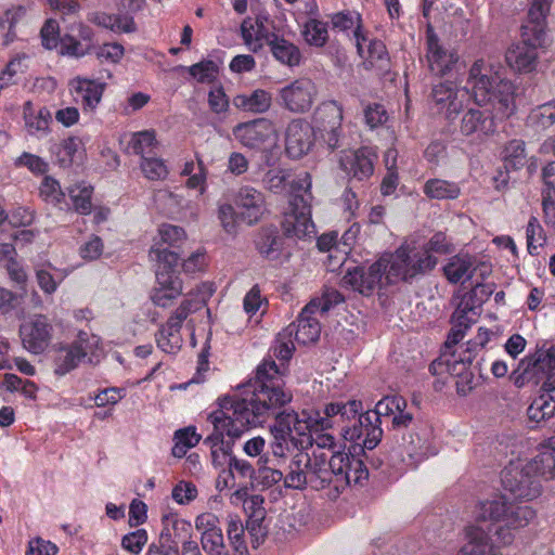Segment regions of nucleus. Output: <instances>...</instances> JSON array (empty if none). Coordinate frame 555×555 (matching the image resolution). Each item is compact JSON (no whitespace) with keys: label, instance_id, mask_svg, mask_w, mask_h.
<instances>
[{"label":"nucleus","instance_id":"54","mask_svg":"<svg viewBox=\"0 0 555 555\" xmlns=\"http://www.w3.org/2000/svg\"><path fill=\"white\" fill-rule=\"evenodd\" d=\"M168 528L172 538L188 540L192 538V525L190 521L173 516L163 517V529Z\"/></svg>","mask_w":555,"mask_h":555},{"label":"nucleus","instance_id":"55","mask_svg":"<svg viewBox=\"0 0 555 555\" xmlns=\"http://www.w3.org/2000/svg\"><path fill=\"white\" fill-rule=\"evenodd\" d=\"M311 176L309 172H302L296 179L288 180V188L292 194L291 199H295L297 196L302 197L307 204H310L312 199L311 194Z\"/></svg>","mask_w":555,"mask_h":555},{"label":"nucleus","instance_id":"61","mask_svg":"<svg viewBox=\"0 0 555 555\" xmlns=\"http://www.w3.org/2000/svg\"><path fill=\"white\" fill-rule=\"evenodd\" d=\"M80 146L81 141L78 138L70 137L65 139L56 153L60 165L63 167L69 166L74 162Z\"/></svg>","mask_w":555,"mask_h":555},{"label":"nucleus","instance_id":"25","mask_svg":"<svg viewBox=\"0 0 555 555\" xmlns=\"http://www.w3.org/2000/svg\"><path fill=\"white\" fill-rule=\"evenodd\" d=\"M106 85L98 80L76 77L69 81L75 101L81 103L83 111H94L100 104Z\"/></svg>","mask_w":555,"mask_h":555},{"label":"nucleus","instance_id":"46","mask_svg":"<svg viewBox=\"0 0 555 555\" xmlns=\"http://www.w3.org/2000/svg\"><path fill=\"white\" fill-rule=\"evenodd\" d=\"M73 34V30H69V27H67L66 31L60 38L59 53L70 57H82L89 54L87 46Z\"/></svg>","mask_w":555,"mask_h":555},{"label":"nucleus","instance_id":"59","mask_svg":"<svg viewBox=\"0 0 555 555\" xmlns=\"http://www.w3.org/2000/svg\"><path fill=\"white\" fill-rule=\"evenodd\" d=\"M201 545L207 555L227 554L222 531L201 534Z\"/></svg>","mask_w":555,"mask_h":555},{"label":"nucleus","instance_id":"27","mask_svg":"<svg viewBox=\"0 0 555 555\" xmlns=\"http://www.w3.org/2000/svg\"><path fill=\"white\" fill-rule=\"evenodd\" d=\"M478 269L477 258L468 253L451 256L443 266V274L449 283L457 284L472 280Z\"/></svg>","mask_w":555,"mask_h":555},{"label":"nucleus","instance_id":"17","mask_svg":"<svg viewBox=\"0 0 555 555\" xmlns=\"http://www.w3.org/2000/svg\"><path fill=\"white\" fill-rule=\"evenodd\" d=\"M317 93L311 79L299 78L280 90L281 105L292 113L302 114L312 107Z\"/></svg>","mask_w":555,"mask_h":555},{"label":"nucleus","instance_id":"4","mask_svg":"<svg viewBox=\"0 0 555 555\" xmlns=\"http://www.w3.org/2000/svg\"><path fill=\"white\" fill-rule=\"evenodd\" d=\"M552 2L532 1L526 22L521 26L520 42L512 46L505 54L507 64L519 73L535 69L538 50L546 44V18Z\"/></svg>","mask_w":555,"mask_h":555},{"label":"nucleus","instance_id":"51","mask_svg":"<svg viewBox=\"0 0 555 555\" xmlns=\"http://www.w3.org/2000/svg\"><path fill=\"white\" fill-rule=\"evenodd\" d=\"M147 555H180L178 542L169 533L168 528L162 529L158 542L149 546Z\"/></svg>","mask_w":555,"mask_h":555},{"label":"nucleus","instance_id":"5","mask_svg":"<svg viewBox=\"0 0 555 555\" xmlns=\"http://www.w3.org/2000/svg\"><path fill=\"white\" fill-rule=\"evenodd\" d=\"M555 470V457L550 452L537 455L525 465L511 463L501 473L505 492L519 500H533L541 493V480L550 479Z\"/></svg>","mask_w":555,"mask_h":555},{"label":"nucleus","instance_id":"63","mask_svg":"<svg viewBox=\"0 0 555 555\" xmlns=\"http://www.w3.org/2000/svg\"><path fill=\"white\" fill-rule=\"evenodd\" d=\"M40 37L42 46L47 50L57 48L61 38L59 23L52 18L48 20L40 30Z\"/></svg>","mask_w":555,"mask_h":555},{"label":"nucleus","instance_id":"52","mask_svg":"<svg viewBox=\"0 0 555 555\" xmlns=\"http://www.w3.org/2000/svg\"><path fill=\"white\" fill-rule=\"evenodd\" d=\"M406 405L405 399L400 396H386L376 403L374 410L366 412L376 414L380 420L382 416H393L398 410L406 409Z\"/></svg>","mask_w":555,"mask_h":555},{"label":"nucleus","instance_id":"43","mask_svg":"<svg viewBox=\"0 0 555 555\" xmlns=\"http://www.w3.org/2000/svg\"><path fill=\"white\" fill-rule=\"evenodd\" d=\"M504 166L507 170H517L526 164V149L522 140L509 141L503 150Z\"/></svg>","mask_w":555,"mask_h":555},{"label":"nucleus","instance_id":"21","mask_svg":"<svg viewBox=\"0 0 555 555\" xmlns=\"http://www.w3.org/2000/svg\"><path fill=\"white\" fill-rule=\"evenodd\" d=\"M275 129L271 120L256 118L241 122L233 128L235 139L245 147L260 150L274 135Z\"/></svg>","mask_w":555,"mask_h":555},{"label":"nucleus","instance_id":"23","mask_svg":"<svg viewBox=\"0 0 555 555\" xmlns=\"http://www.w3.org/2000/svg\"><path fill=\"white\" fill-rule=\"evenodd\" d=\"M234 204L240 210V220L248 225L257 223L264 211L263 194L249 185H243L237 190Z\"/></svg>","mask_w":555,"mask_h":555},{"label":"nucleus","instance_id":"18","mask_svg":"<svg viewBox=\"0 0 555 555\" xmlns=\"http://www.w3.org/2000/svg\"><path fill=\"white\" fill-rule=\"evenodd\" d=\"M284 235L287 237L304 238L314 232L311 220V205L302 197L297 196L289 201V211L284 215L281 223Z\"/></svg>","mask_w":555,"mask_h":555},{"label":"nucleus","instance_id":"40","mask_svg":"<svg viewBox=\"0 0 555 555\" xmlns=\"http://www.w3.org/2000/svg\"><path fill=\"white\" fill-rule=\"evenodd\" d=\"M530 421L540 423L555 415V399L546 393L535 398L527 410Z\"/></svg>","mask_w":555,"mask_h":555},{"label":"nucleus","instance_id":"11","mask_svg":"<svg viewBox=\"0 0 555 555\" xmlns=\"http://www.w3.org/2000/svg\"><path fill=\"white\" fill-rule=\"evenodd\" d=\"M507 117L508 116L499 114L495 107L491 105L470 107L464 112L461 118L460 132L465 137L483 140L495 132V119H504Z\"/></svg>","mask_w":555,"mask_h":555},{"label":"nucleus","instance_id":"62","mask_svg":"<svg viewBox=\"0 0 555 555\" xmlns=\"http://www.w3.org/2000/svg\"><path fill=\"white\" fill-rule=\"evenodd\" d=\"M412 428H417L413 415L405 412V409L398 410L391 421V430L395 431V439L399 441V437L402 434H406L405 430L409 433Z\"/></svg>","mask_w":555,"mask_h":555},{"label":"nucleus","instance_id":"35","mask_svg":"<svg viewBox=\"0 0 555 555\" xmlns=\"http://www.w3.org/2000/svg\"><path fill=\"white\" fill-rule=\"evenodd\" d=\"M451 323L452 327L444 343V349H453V347L463 339L465 333L474 323V320L470 319L464 310L455 309L451 317Z\"/></svg>","mask_w":555,"mask_h":555},{"label":"nucleus","instance_id":"28","mask_svg":"<svg viewBox=\"0 0 555 555\" xmlns=\"http://www.w3.org/2000/svg\"><path fill=\"white\" fill-rule=\"evenodd\" d=\"M157 287L154 288L151 299L154 305L166 308L172 300L182 294V281L179 275H168L156 271Z\"/></svg>","mask_w":555,"mask_h":555},{"label":"nucleus","instance_id":"50","mask_svg":"<svg viewBox=\"0 0 555 555\" xmlns=\"http://www.w3.org/2000/svg\"><path fill=\"white\" fill-rule=\"evenodd\" d=\"M288 331L284 328L275 338L274 346L271 348L273 357L282 362H287L295 351L294 339L292 335H287Z\"/></svg>","mask_w":555,"mask_h":555},{"label":"nucleus","instance_id":"53","mask_svg":"<svg viewBox=\"0 0 555 555\" xmlns=\"http://www.w3.org/2000/svg\"><path fill=\"white\" fill-rule=\"evenodd\" d=\"M160 241L156 244H163V246L179 249L180 244L185 240V232L182 228L172 224H163L159 228Z\"/></svg>","mask_w":555,"mask_h":555},{"label":"nucleus","instance_id":"2","mask_svg":"<svg viewBox=\"0 0 555 555\" xmlns=\"http://www.w3.org/2000/svg\"><path fill=\"white\" fill-rule=\"evenodd\" d=\"M534 516L530 506L508 503L505 495L480 502L476 508L477 525L467 528V543L457 555H502L492 543L491 533L501 545H509L513 531L527 526Z\"/></svg>","mask_w":555,"mask_h":555},{"label":"nucleus","instance_id":"7","mask_svg":"<svg viewBox=\"0 0 555 555\" xmlns=\"http://www.w3.org/2000/svg\"><path fill=\"white\" fill-rule=\"evenodd\" d=\"M387 273L386 284L392 285L400 281L412 283L418 275L431 271L437 264V258L433 255L416 251L411 254L409 247L401 246L393 254H385Z\"/></svg>","mask_w":555,"mask_h":555},{"label":"nucleus","instance_id":"31","mask_svg":"<svg viewBox=\"0 0 555 555\" xmlns=\"http://www.w3.org/2000/svg\"><path fill=\"white\" fill-rule=\"evenodd\" d=\"M423 193L430 199L452 201L461 195V188L454 181L433 178L424 183Z\"/></svg>","mask_w":555,"mask_h":555},{"label":"nucleus","instance_id":"33","mask_svg":"<svg viewBox=\"0 0 555 555\" xmlns=\"http://www.w3.org/2000/svg\"><path fill=\"white\" fill-rule=\"evenodd\" d=\"M150 257L157 262L156 271L166 272L168 275H178L176 271L180 261L178 249L155 244L150 250Z\"/></svg>","mask_w":555,"mask_h":555},{"label":"nucleus","instance_id":"10","mask_svg":"<svg viewBox=\"0 0 555 555\" xmlns=\"http://www.w3.org/2000/svg\"><path fill=\"white\" fill-rule=\"evenodd\" d=\"M387 264L386 258L379 257L370 266L348 268L341 279V285L363 296H371L382 286L383 278L386 280Z\"/></svg>","mask_w":555,"mask_h":555},{"label":"nucleus","instance_id":"1","mask_svg":"<svg viewBox=\"0 0 555 555\" xmlns=\"http://www.w3.org/2000/svg\"><path fill=\"white\" fill-rule=\"evenodd\" d=\"M293 400V393L285 390L283 373L272 358L263 359L257 366L253 391L245 397L227 396L219 399L220 409L209 414L214 431H223L234 440L249 426L264 423L276 409Z\"/></svg>","mask_w":555,"mask_h":555},{"label":"nucleus","instance_id":"20","mask_svg":"<svg viewBox=\"0 0 555 555\" xmlns=\"http://www.w3.org/2000/svg\"><path fill=\"white\" fill-rule=\"evenodd\" d=\"M315 134L312 126L302 120H292L285 132V152L292 159L306 156L314 145Z\"/></svg>","mask_w":555,"mask_h":555},{"label":"nucleus","instance_id":"39","mask_svg":"<svg viewBox=\"0 0 555 555\" xmlns=\"http://www.w3.org/2000/svg\"><path fill=\"white\" fill-rule=\"evenodd\" d=\"M466 364L462 354H456L452 349L444 351L429 364V372L433 375H441L443 373H457L459 365Z\"/></svg>","mask_w":555,"mask_h":555},{"label":"nucleus","instance_id":"12","mask_svg":"<svg viewBox=\"0 0 555 555\" xmlns=\"http://www.w3.org/2000/svg\"><path fill=\"white\" fill-rule=\"evenodd\" d=\"M99 341L96 336H89L85 331H79L77 338L67 345L60 344L55 348L54 374L64 376L75 370L81 360Z\"/></svg>","mask_w":555,"mask_h":555},{"label":"nucleus","instance_id":"56","mask_svg":"<svg viewBox=\"0 0 555 555\" xmlns=\"http://www.w3.org/2000/svg\"><path fill=\"white\" fill-rule=\"evenodd\" d=\"M264 519V509L258 508L251 513L249 516L247 522H246V529L248 530L249 534L253 537V546L257 547L267 535V532L262 526Z\"/></svg>","mask_w":555,"mask_h":555},{"label":"nucleus","instance_id":"44","mask_svg":"<svg viewBox=\"0 0 555 555\" xmlns=\"http://www.w3.org/2000/svg\"><path fill=\"white\" fill-rule=\"evenodd\" d=\"M180 69H185L189 74L199 83H212L218 76L219 66L211 60H203L189 67L179 66Z\"/></svg>","mask_w":555,"mask_h":555},{"label":"nucleus","instance_id":"64","mask_svg":"<svg viewBox=\"0 0 555 555\" xmlns=\"http://www.w3.org/2000/svg\"><path fill=\"white\" fill-rule=\"evenodd\" d=\"M469 365L470 364L459 365L457 373L451 374L456 377L455 387L456 392L460 396H467L475 387V375L472 371L468 370Z\"/></svg>","mask_w":555,"mask_h":555},{"label":"nucleus","instance_id":"26","mask_svg":"<svg viewBox=\"0 0 555 555\" xmlns=\"http://www.w3.org/2000/svg\"><path fill=\"white\" fill-rule=\"evenodd\" d=\"M400 448L413 463H418L429 455L435 454L428 438L427 428H412L409 433L402 434L400 437Z\"/></svg>","mask_w":555,"mask_h":555},{"label":"nucleus","instance_id":"13","mask_svg":"<svg viewBox=\"0 0 555 555\" xmlns=\"http://www.w3.org/2000/svg\"><path fill=\"white\" fill-rule=\"evenodd\" d=\"M382 421L376 414H369L364 412L360 414L351 427L343 429V437L345 440L353 442V451L359 448L362 452L364 450H373L378 446L383 437V429L380 427Z\"/></svg>","mask_w":555,"mask_h":555},{"label":"nucleus","instance_id":"37","mask_svg":"<svg viewBox=\"0 0 555 555\" xmlns=\"http://www.w3.org/2000/svg\"><path fill=\"white\" fill-rule=\"evenodd\" d=\"M301 35L309 46L322 48L328 40L327 23L317 18H309L304 24Z\"/></svg>","mask_w":555,"mask_h":555},{"label":"nucleus","instance_id":"24","mask_svg":"<svg viewBox=\"0 0 555 555\" xmlns=\"http://www.w3.org/2000/svg\"><path fill=\"white\" fill-rule=\"evenodd\" d=\"M314 304H308L297 318L296 322L291 323L287 327V335L295 337L299 344L307 345L319 339L321 333L320 322L312 317Z\"/></svg>","mask_w":555,"mask_h":555},{"label":"nucleus","instance_id":"49","mask_svg":"<svg viewBox=\"0 0 555 555\" xmlns=\"http://www.w3.org/2000/svg\"><path fill=\"white\" fill-rule=\"evenodd\" d=\"M268 461L267 455L260 456L258 460V469L254 477V480L267 488L272 487L283 479V473L281 470L267 466Z\"/></svg>","mask_w":555,"mask_h":555},{"label":"nucleus","instance_id":"38","mask_svg":"<svg viewBox=\"0 0 555 555\" xmlns=\"http://www.w3.org/2000/svg\"><path fill=\"white\" fill-rule=\"evenodd\" d=\"M304 454H297L289 463V472L284 478L286 488L302 490L310 482L308 470L304 466Z\"/></svg>","mask_w":555,"mask_h":555},{"label":"nucleus","instance_id":"41","mask_svg":"<svg viewBox=\"0 0 555 555\" xmlns=\"http://www.w3.org/2000/svg\"><path fill=\"white\" fill-rule=\"evenodd\" d=\"M227 535L235 555H249L247 545L243 539L244 526L237 515H229L227 518Z\"/></svg>","mask_w":555,"mask_h":555},{"label":"nucleus","instance_id":"16","mask_svg":"<svg viewBox=\"0 0 555 555\" xmlns=\"http://www.w3.org/2000/svg\"><path fill=\"white\" fill-rule=\"evenodd\" d=\"M343 106L332 100L322 103L314 115V122L322 132V138L332 151L340 146Z\"/></svg>","mask_w":555,"mask_h":555},{"label":"nucleus","instance_id":"9","mask_svg":"<svg viewBox=\"0 0 555 555\" xmlns=\"http://www.w3.org/2000/svg\"><path fill=\"white\" fill-rule=\"evenodd\" d=\"M275 422L270 426V433L273 437L270 449L275 457H283L288 449V441H294V434L297 436H306L310 433V423L305 420V415L294 410L276 409V413L271 417Z\"/></svg>","mask_w":555,"mask_h":555},{"label":"nucleus","instance_id":"15","mask_svg":"<svg viewBox=\"0 0 555 555\" xmlns=\"http://www.w3.org/2000/svg\"><path fill=\"white\" fill-rule=\"evenodd\" d=\"M20 336L26 350L40 354L52 340L53 325L47 315L35 314L21 324Z\"/></svg>","mask_w":555,"mask_h":555},{"label":"nucleus","instance_id":"3","mask_svg":"<svg viewBox=\"0 0 555 555\" xmlns=\"http://www.w3.org/2000/svg\"><path fill=\"white\" fill-rule=\"evenodd\" d=\"M304 457L310 483L315 489L332 488L335 496L351 485L362 486L369 478L367 467L351 451H336L328 459L322 450L315 449L311 456L306 453Z\"/></svg>","mask_w":555,"mask_h":555},{"label":"nucleus","instance_id":"22","mask_svg":"<svg viewBox=\"0 0 555 555\" xmlns=\"http://www.w3.org/2000/svg\"><path fill=\"white\" fill-rule=\"evenodd\" d=\"M377 155L366 146L349 152L340 157V168L350 180L364 181L374 172Z\"/></svg>","mask_w":555,"mask_h":555},{"label":"nucleus","instance_id":"48","mask_svg":"<svg viewBox=\"0 0 555 555\" xmlns=\"http://www.w3.org/2000/svg\"><path fill=\"white\" fill-rule=\"evenodd\" d=\"M156 144L154 131L144 130L132 135L129 142V149L135 155H140L141 159L147 157L152 153L153 146Z\"/></svg>","mask_w":555,"mask_h":555},{"label":"nucleus","instance_id":"32","mask_svg":"<svg viewBox=\"0 0 555 555\" xmlns=\"http://www.w3.org/2000/svg\"><path fill=\"white\" fill-rule=\"evenodd\" d=\"M269 48L273 57L283 65L295 67L301 62L299 48L283 37H272V43Z\"/></svg>","mask_w":555,"mask_h":555},{"label":"nucleus","instance_id":"60","mask_svg":"<svg viewBox=\"0 0 555 555\" xmlns=\"http://www.w3.org/2000/svg\"><path fill=\"white\" fill-rule=\"evenodd\" d=\"M140 167L149 180H162L167 177L168 170L160 158L143 157Z\"/></svg>","mask_w":555,"mask_h":555},{"label":"nucleus","instance_id":"29","mask_svg":"<svg viewBox=\"0 0 555 555\" xmlns=\"http://www.w3.org/2000/svg\"><path fill=\"white\" fill-rule=\"evenodd\" d=\"M233 105L243 112L263 114L272 104L271 93L263 89H256L249 94H237L232 100Z\"/></svg>","mask_w":555,"mask_h":555},{"label":"nucleus","instance_id":"36","mask_svg":"<svg viewBox=\"0 0 555 555\" xmlns=\"http://www.w3.org/2000/svg\"><path fill=\"white\" fill-rule=\"evenodd\" d=\"M39 193L44 202L52 204L60 209L70 208L66 202V193L61 189L59 181L50 176L43 178Z\"/></svg>","mask_w":555,"mask_h":555},{"label":"nucleus","instance_id":"6","mask_svg":"<svg viewBox=\"0 0 555 555\" xmlns=\"http://www.w3.org/2000/svg\"><path fill=\"white\" fill-rule=\"evenodd\" d=\"M468 82L477 105L494 106L501 115L511 116L516 109L514 86L508 80L494 81L487 74L482 60H477L469 69Z\"/></svg>","mask_w":555,"mask_h":555},{"label":"nucleus","instance_id":"58","mask_svg":"<svg viewBox=\"0 0 555 555\" xmlns=\"http://www.w3.org/2000/svg\"><path fill=\"white\" fill-rule=\"evenodd\" d=\"M157 346L167 353H175L181 345L180 334L164 325L155 335Z\"/></svg>","mask_w":555,"mask_h":555},{"label":"nucleus","instance_id":"47","mask_svg":"<svg viewBox=\"0 0 555 555\" xmlns=\"http://www.w3.org/2000/svg\"><path fill=\"white\" fill-rule=\"evenodd\" d=\"M289 178L291 175L287 170L280 168L269 169L262 178V184L264 189L274 194H283L288 190Z\"/></svg>","mask_w":555,"mask_h":555},{"label":"nucleus","instance_id":"34","mask_svg":"<svg viewBox=\"0 0 555 555\" xmlns=\"http://www.w3.org/2000/svg\"><path fill=\"white\" fill-rule=\"evenodd\" d=\"M30 111L31 103L26 102L24 105V118L28 132L30 134L46 135L52 118L50 111L47 107H41L36 115Z\"/></svg>","mask_w":555,"mask_h":555},{"label":"nucleus","instance_id":"8","mask_svg":"<svg viewBox=\"0 0 555 555\" xmlns=\"http://www.w3.org/2000/svg\"><path fill=\"white\" fill-rule=\"evenodd\" d=\"M363 405L360 400H349L347 402H331L324 408V415L315 412L313 415L302 411L305 420L311 425V430H325L330 428H337L343 436V429L351 427L354 420L363 414Z\"/></svg>","mask_w":555,"mask_h":555},{"label":"nucleus","instance_id":"42","mask_svg":"<svg viewBox=\"0 0 555 555\" xmlns=\"http://www.w3.org/2000/svg\"><path fill=\"white\" fill-rule=\"evenodd\" d=\"M528 124L537 130H546L555 125V102L544 103L532 109Z\"/></svg>","mask_w":555,"mask_h":555},{"label":"nucleus","instance_id":"57","mask_svg":"<svg viewBox=\"0 0 555 555\" xmlns=\"http://www.w3.org/2000/svg\"><path fill=\"white\" fill-rule=\"evenodd\" d=\"M490 332L480 327L477 335L466 343V349L462 353V358L466 364H472L476 354L489 343Z\"/></svg>","mask_w":555,"mask_h":555},{"label":"nucleus","instance_id":"45","mask_svg":"<svg viewBox=\"0 0 555 555\" xmlns=\"http://www.w3.org/2000/svg\"><path fill=\"white\" fill-rule=\"evenodd\" d=\"M93 189L88 185H74L67 189L73 208L80 215H89L92 209L91 196Z\"/></svg>","mask_w":555,"mask_h":555},{"label":"nucleus","instance_id":"14","mask_svg":"<svg viewBox=\"0 0 555 555\" xmlns=\"http://www.w3.org/2000/svg\"><path fill=\"white\" fill-rule=\"evenodd\" d=\"M431 99L437 111L448 120H454L469 102L466 88H460L453 81H443L433 86Z\"/></svg>","mask_w":555,"mask_h":555},{"label":"nucleus","instance_id":"19","mask_svg":"<svg viewBox=\"0 0 555 555\" xmlns=\"http://www.w3.org/2000/svg\"><path fill=\"white\" fill-rule=\"evenodd\" d=\"M426 57L430 72L437 76L449 74L459 62L457 53L440 43L431 25L426 28Z\"/></svg>","mask_w":555,"mask_h":555},{"label":"nucleus","instance_id":"30","mask_svg":"<svg viewBox=\"0 0 555 555\" xmlns=\"http://www.w3.org/2000/svg\"><path fill=\"white\" fill-rule=\"evenodd\" d=\"M257 250L269 260H275L280 257L283 238L279 235L276 228H261L255 240Z\"/></svg>","mask_w":555,"mask_h":555}]
</instances>
